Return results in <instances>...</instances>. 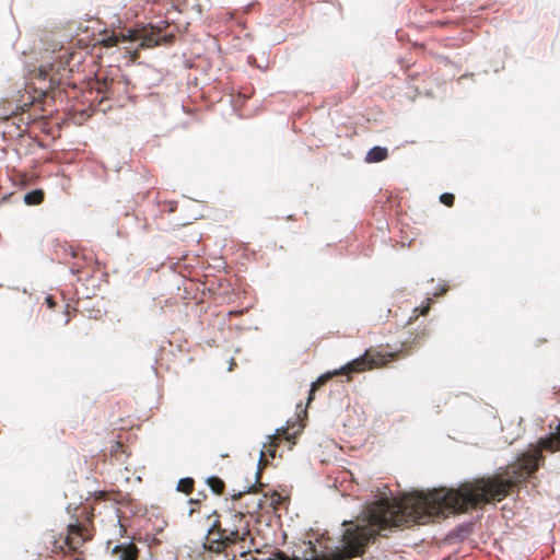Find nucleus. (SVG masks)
Returning a JSON list of instances; mask_svg holds the SVG:
<instances>
[{
    "label": "nucleus",
    "instance_id": "nucleus-8",
    "mask_svg": "<svg viewBox=\"0 0 560 560\" xmlns=\"http://www.w3.org/2000/svg\"><path fill=\"white\" fill-rule=\"evenodd\" d=\"M429 332L427 327L421 328L417 332L410 334L405 340L401 341V349L399 351H396V357L394 360H396L399 357L400 352H405V354H409L416 347L420 346L425 338L428 337ZM393 361V359H392ZM390 362V360H389ZM388 363V361L385 363V365Z\"/></svg>",
    "mask_w": 560,
    "mask_h": 560
},
{
    "label": "nucleus",
    "instance_id": "nucleus-11",
    "mask_svg": "<svg viewBox=\"0 0 560 560\" xmlns=\"http://www.w3.org/2000/svg\"><path fill=\"white\" fill-rule=\"evenodd\" d=\"M388 151L383 147H373L366 154L365 161L369 163H377L386 160Z\"/></svg>",
    "mask_w": 560,
    "mask_h": 560
},
{
    "label": "nucleus",
    "instance_id": "nucleus-21",
    "mask_svg": "<svg viewBox=\"0 0 560 560\" xmlns=\"http://www.w3.org/2000/svg\"><path fill=\"white\" fill-rule=\"evenodd\" d=\"M262 504H264V503H262V500H261V499H259V500L255 503V509L253 510V512L260 510V509L262 508ZM249 513H252V511H249V510H248V511H247V514H249Z\"/></svg>",
    "mask_w": 560,
    "mask_h": 560
},
{
    "label": "nucleus",
    "instance_id": "nucleus-18",
    "mask_svg": "<svg viewBox=\"0 0 560 560\" xmlns=\"http://www.w3.org/2000/svg\"><path fill=\"white\" fill-rule=\"evenodd\" d=\"M107 495L108 493L105 492V491H98V492H95L94 494V502H95V505H97L98 503L103 502V501H106L107 499ZM95 511H96V506H93L92 508V515L95 514Z\"/></svg>",
    "mask_w": 560,
    "mask_h": 560
},
{
    "label": "nucleus",
    "instance_id": "nucleus-24",
    "mask_svg": "<svg viewBox=\"0 0 560 560\" xmlns=\"http://www.w3.org/2000/svg\"><path fill=\"white\" fill-rule=\"evenodd\" d=\"M243 495V492H240L237 495H234V499H240Z\"/></svg>",
    "mask_w": 560,
    "mask_h": 560
},
{
    "label": "nucleus",
    "instance_id": "nucleus-16",
    "mask_svg": "<svg viewBox=\"0 0 560 560\" xmlns=\"http://www.w3.org/2000/svg\"><path fill=\"white\" fill-rule=\"evenodd\" d=\"M206 498L207 495L203 492H199L198 498L189 500V504L191 505L189 510L190 515L199 511L198 506L200 505L201 501L205 500Z\"/></svg>",
    "mask_w": 560,
    "mask_h": 560
},
{
    "label": "nucleus",
    "instance_id": "nucleus-26",
    "mask_svg": "<svg viewBox=\"0 0 560 560\" xmlns=\"http://www.w3.org/2000/svg\"><path fill=\"white\" fill-rule=\"evenodd\" d=\"M418 318V315H416L415 317H409V324L412 322V319H416Z\"/></svg>",
    "mask_w": 560,
    "mask_h": 560
},
{
    "label": "nucleus",
    "instance_id": "nucleus-4",
    "mask_svg": "<svg viewBox=\"0 0 560 560\" xmlns=\"http://www.w3.org/2000/svg\"><path fill=\"white\" fill-rule=\"evenodd\" d=\"M213 518L206 536L203 547L212 552L221 553L231 546V539L223 533L220 525V515L214 511L209 515V520Z\"/></svg>",
    "mask_w": 560,
    "mask_h": 560
},
{
    "label": "nucleus",
    "instance_id": "nucleus-15",
    "mask_svg": "<svg viewBox=\"0 0 560 560\" xmlns=\"http://www.w3.org/2000/svg\"><path fill=\"white\" fill-rule=\"evenodd\" d=\"M195 481L192 478H182L177 483V490L185 493L190 494L194 490Z\"/></svg>",
    "mask_w": 560,
    "mask_h": 560
},
{
    "label": "nucleus",
    "instance_id": "nucleus-10",
    "mask_svg": "<svg viewBox=\"0 0 560 560\" xmlns=\"http://www.w3.org/2000/svg\"><path fill=\"white\" fill-rule=\"evenodd\" d=\"M125 42H129V38H128V33L127 34H117V33H105L102 37V39L100 40L101 45L104 46V47H114L116 45H118L119 43H125Z\"/></svg>",
    "mask_w": 560,
    "mask_h": 560
},
{
    "label": "nucleus",
    "instance_id": "nucleus-22",
    "mask_svg": "<svg viewBox=\"0 0 560 560\" xmlns=\"http://www.w3.org/2000/svg\"><path fill=\"white\" fill-rule=\"evenodd\" d=\"M430 310V303H428L422 310H421V315H425Z\"/></svg>",
    "mask_w": 560,
    "mask_h": 560
},
{
    "label": "nucleus",
    "instance_id": "nucleus-12",
    "mask_svg": "<svg viewBox=\"0 0 560 560\" xmlns=\"http://www.w3.org/2000/svg\"><path fill=\"white\" fill-rule=\"evenodd\" d=\"M278 441H280L279 436H270V443L264 446V451H261L259 465H266L267 460L265 459L266 455H269L271 458H275Z\"/></svg>",
    "mask_w": 560,
    "mask_h": 560
},
{
    "label": "nucleus",
    "instance_id": "nucleus-6",
    "mask_svg": "<svg viewBox=\"0 0 560 560\" xmlns=\"http://www.w3.org/2000/svg\"><path fill=\"white\" fill-rule=\"evenodd\" d=\"M121 85H124L122 81L116 80L103 72H98L95 75V80L92 83L91 89L94 90L97 94L103 95L101 100L102 102L103 100L117 98Z\"/></svg>",
    "mask_w": 560,
    "mask_h": 560
},
{
    "label": "nucleus",
    "instance_id": "nucleus-3",
    "mask_svg": "<svg viewBox=\"0 0 560 560\" xmlns=\"http://www.w3.org/2000/svg\"><path fill=\"white\" fill-rule=\"evenodd\" d=\"M220 525L231 539V546L245 541L250 535L249 520L245 513L238 511H229L223 518L220 516Z\"/></svg>",
    "mask_w": 560,
    "mask_h": 560
},
{
    "label": "nucleus",
    "instance_id": "nucleus-7",
    "mask_svg": "<svg viewBox=\"0 0 560 560\" xmlns=\"http://www.w3.org/2000/svg\"><path fill=\"white\" fill-rule=\"evenodd\" d=\"M90 539H92V533L86 526H84L80 523L70 524L68 526V534L65 539V544L70 550L75 551L85 541H88Z\"/></svg>",
    "mask_w": 560,
    "mask_h": 560
},
{
    "label": "nucleus",
    "instance_id": "nucleus-17",
    "mask_svg": "<svg viewBox=\"0 0 560 560\" xmlns=\"http://www.w3.org/2000/svg\"><path fill=\"white\" fill-rule=\"evenodd\" d=\"M440 201L446 207H453L455 202V196L451 192H444L440 196Z\"/></svg>",
    "mask_w": 560,
    "mask_h": 560
},
{
    "label": "nucleus",
    "instance_id": "nucleus-23",
    "mask_svg": "<svg viewBox=\"0 0 560 560\" xmlns=\"http://www.w3.org/2000/svg\"><path fill=\"white\" fill-rule=\"evenodd\" d=\"M72 271H73L74 273H79L81 270H80L79 268L72 267Z\"/></svg>",
    "mask_w": 560,
    "mask_h": 560
},
{
    "label": "nucleus",
    "instance_id": "nucleus-2",
    "mask_svg": "<svg viewBox=\"0 0 560 560\" xmlns=\"http://www.w3.org/2000/svg\"><path fill=\"white\" fill-rule=\"evenodd\" d=\"M396 357V353H381L375 349H368L365 352L348 362L346 365L334 372L320 375L313 384L308 395V402L313 400L315 392L325 385L332 376L348 375L352 373H361L368 370H374L385 366V363ZM351 377H349L350 380Z\"/></svg>",
    "mask_w": 560,
    "mask_h": 560
},
{
    "label": "nucleus",
    "instance_id": "nucleus-14",
    "mask_svg": "<svg viewBox=\"0 0 560 560\" xmlns=\"http://www.w3.org/2000/svg\"><path fill=\"white\" fill-rule=\"evenodd\" d=\"M207 485L210 487V489L212 490L213 493H215L218 495L223 494L224 489H225V483L221 478H219L217 476L209 477L207 479Z\"/></svg>",
    "mask_w": 560,
    "mask_h": 560
},
{
    "label": "nucleus",
    "instance_id": "nucleus-13",
    "mask_svg": "<svg viewBox=\"0 0 560 560\" xmlns=\"http://www.w3.org/2000/svg\"><path fill=\"white\" fill-rule=\"evenodd\" d=\"M45 192L42 189H34L24 196V202L28 206H37L44 201Z\"/></svg>",
    "mask_w": 560,
    "mask_h": 560
},
{
    "label": "nucleus",
    "instance_id": "nucleus-1",
    "mask_svg": "<svg viewBox=\"0 0 560 560\" xmlns=\"http://www.w3.org/2000/svg\"><path fill=\"white\" fill-rule=\"evenodd\" d=\"M82 51L62 50L58 60L38 69L37 80L43 85L39 89L46 94L60 85H70V77L82 63Z\"/></svg>",
    "mask_w": 560,
    "mask_h": 560
},
{
    "label": "nucleus",
    "instance_id": "nucleus-9",
    "mask_svg": "<svg viewBox=\"0 0 560 560\" xmlns=\"http://www.w3.org/2000/svg\"><path fill=\"white\" fill-rule=\"evenodd\" d=\"M113 556L118 560H138L139 549L133 542L120 544L113 548Z\"/></svg>",
    "mask_w": 560,
    "mask_h": 560
},
{
    "label": "nucleus",
    "instance_id": "nucleus-20",
    "mask_svg": "<svg viewBox=\"0 0 560 560\" xmlns=\"http://www.w3.org/2000/svg\"><path fill=\"white\" fill-rule=\"evenodd\" d=\"M45 302L49 308H54L56 305V302L51 295L46 296Z\"/></svg>",
    "mask_w": 560,
    "mask_h": 560
},
{
    "label": "nucleus",
    "instance_id": "nucleus-19",
    "mask_svg": "<svg viewBox=\"0 0 560 560\" xmlns=\"http://www.w3.org/2000/svg\"><path fill=\"white\" fill-rule=\"evenodd\" d=\"M108 508L114 514L113 520L118 524L120 522V517H119V509H118L117 504L115 502H110Z\"/></svg>",
    "mask_w": 560,
    "mask_h": 560
},
{
    "label": "nucleus",
    "instance_id": "nucleus-5",
    "mask_svg": "<svg viewBox=\"0 0 560 560\" xmlns=\"http://www.w3.org/2000/svg\"><path fill=\"white\" fill-rule=\"evenodd\" d=\"M129 42L140 40L139 47L132 51L131 59L136 60L139 57V50L144 48H152L159 46L161 42H168L166 36L161 37L160 31L151 26L150 28L143 27L142 30H128Z\"/></svg>",
    "mask_w": 560,
    "mask_h": 560
},
{
    "label": "nucleus",
    "instance_id": "nucleus-25",
    "mask_svg": "<svg viewBox=\"0 0 560 560\" xmlns=\"http://www.w3.org/2000/svg\"><path fill=\"white\" fill-rule=\"evenodd\" d=\"M252 490H254V488H253V487H249V488H248V490H246L244 493H250V492H252Z\"/></svg>",
    "mask_w": 560,
    "mask_h": 560
}]
</instances>
